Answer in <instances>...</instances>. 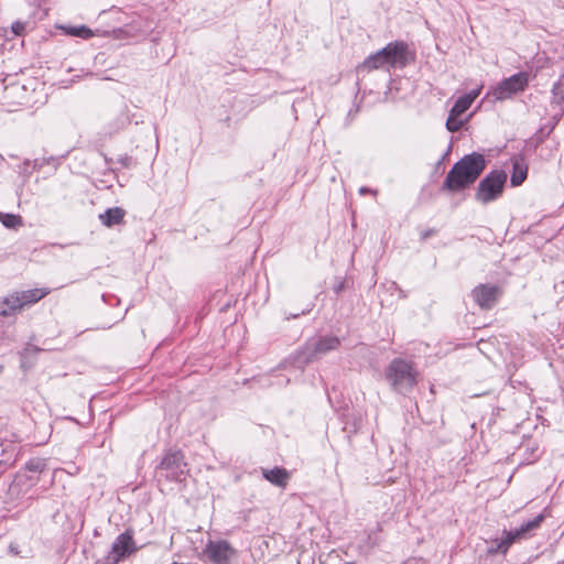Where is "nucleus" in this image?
<instances>
[{"mask_svg":"<svg viewBox=\"0 0 564 564\" xmlns=\"http://www.w3.org/2000/svg\"><path fill=\"white\" fill-rule=\"evenodd\" d=\"M339 338L336 336H324L317 339H312L305 344L304 354L306 361H313L328 351L335 350L339 347Z\"/></svg>","mask_w":564,"mask_h":564,"instance_id":"423d86ee","label":"nucleus"},{"mask_svg":"<svg viewBox=\"0 0 564 564\" xmlns=\"http://www.w3.org/2000/svg\"><path fill=\"white\" fill-rule=\"evenodd\" d=\"M506 181V172H490L485 178L480 181L476 192V199L482 204H488L497 199L503 192Z\"/></svg>","mask_w":564,"mask_h":564,"instance_id":"7ed1b4c3","label":"nucleus"},{"mask_svg":"<svg viewBox=\"0 0 564 564\" xmlns=\"http://www.w3.org/2000/svg\"><path fill=\"white\" fill-rule=\"evenodd\" d=\"M543 520V514L536 516L533 520L528 521L527 523L522 524L519 529H516L513 531L506 532V536L500 542H497L496 546H491L488 549L489 554H494L496 552L506 553L510 545L518 539L524 536L528 532L531 530L536 529Z\"/></svg>","mask_w":564,"mask_h":564,"instance_id":"39448f33","label":"nucleus"},{"mask_svg":"<svg viewBox=\"0 0 564 564\" xmlns=\"http://www.w3.org/2000/svg\"><path fill=\"white\" fill-rule=\"evenodd\" d=\"M384 65H387V59L382 51H379L376 54L369 56L364 63V67L369 70L381 68Z\"/></svg>","mask_w":564,"mask_h":564,"instance_id":"a211bd4d","label":"nucleus"},{"mask_svg":"<svg viewBox=\"0 0 564 564\" xmlns=\"http://www.w3.org/2000/svg\"><path fill=\"white\" fill-rule=\"evenodd\" d=\"M499 295L500 291L495 285L480 284L473 290V297L482 310L491 308L496 304Z\"/></svg>","mask_w":564,"mask_h":564,"instance_id":"1a4fd4ad","label":"nucleus"},{"mask_svg":"<svg viewBox=\"0 0 564 564\" xmlns=\"http://www.w3.org/2000/svg\"><path fill=\"white\" fill-rule=\"evenodd\" d=\"M24 29H25V25H24V23H22V22H19V21H18V22H14V23L12 24V32H13L15 35H21V34L23 33Z\"/></svg>","mask_w":564,"mask_h":564,"instance_id":"b1692460","label":"nucleus"},{"mask_svg":"<svg viewBox=\"0 0 564 564\" xmlns=\"http://www.w3.org/2000/svg\"><path fill=\"white\" fill-rule=\"evenodd\" d=\"M21 308V302L18 295V292H14L7 297H4L2 301H0V315L1 316H10L18 312H20Z\"/></svg>","mask_w":564,"mask_h":564,"instance_id":"ddd939ff","label":"nucleus"},{"mask_svg":"<svg viewBox=\"0 0 564 564\" xmlns=\"http://www.w3.org/2000/svg\"><path fill=\"white\" fill-rule=\"evenodd\" d=\"M553 95L558 102H564V78H561L554 85Z\"/></svg>","mask_w":564,"mask_h":564,"instance_id":"5701e85b","label":"nucleus"},{"mask_svg":"<svg viewBox=\"0 0 564 564\" xmlns=\"http://www.w3.org/2000/svg\"><path fill=\"white\" fill-rule=\"evenodd\" d=\"M459 116L449 112L446 120V128L451 132H456L463 127V121L458 119Z\"/></svg>","mask_w":564,"mask_h":564,"instance_id":"4be33fe9","label":"nucleus"},{"mask_svg":"<svg viewBox=\"0 0 564 564\" xmlns=\"http://www.w3.org/2000/svg\"><path fill=\"white\" fill-rule=\"evenodd\" d=\"M529 85L528 73L521 72L501 80L490 93L495 100L502 101L523 91Z\"/></svg>","mask_w":564,"mask_h":564,"instance_id":"20e7f679","label":"nucleus"},{"mask_svg":"<svg viewBox=\"0 0 564 564\" xmlns=\"http://www.w3.org/2000/svg\"><path fill=\"white\" fill-rule=\"evenodd\" d=\"M205 553L214 564H229L236 552L227 541H210Z\"/></svg>","mask_w":564,"mask_h":564,"instance_id":"6e6552de","label":"nucleus"},{"mask_svg":"<svg viewBox=\"0 0 564 564\" xmlns=\"http://www.w3.org/2000/svg\"><path fill=\"white\" fill-rule=\"evenodd\" d=\"M46 467L47 459L41 457L30 458L24 465V469L32 473H43Z\"/></svg>","mask_w":564,"mask_h":564,"instance_id":"6ab92c4d","label":"nucleus"},{"mask_svg":"<svg viewBox=\"0 0 564 564\" xmlns=\"http://www.w3.org/2000/svg\"><path fill=\"white\" fill-rule=\"evenodd\" d=\"M262 475L268 481L280 487H285L289 480V473L285 469L279 467L273 469H263Z\"/></svg>","mask_w":564,"mask_h":564,"instance_id":"dca6fc26","label":"nucleus"},{"mask_svg":"<svg viewBox=\"0 0 564 564\" xmlns=\"http://www.w3.org/2000/svg\"><path fill=\"white\" fill-rule=\"evenodd\" d=\"M360 192H361V193H366V192H367V189L362 187V188H360Z\"/></svg>","mask_w":564,"mask_h":564,"instance_id":"393cba45","label":"nucleus"},{"mask_svg":"<svg viewBox=\"0 0 564 564\" xmlns=\"http://www.w3.org/2000/svg\"><path fill=\"white\" fill-rule=\"evenodd\" d=\"M50 289L46 288L18 292L21 302V308L37 303L40 300L50 294Z\"/></svg>","mask_w":564,"mask_h":564,"instance_id":"f8f14e48","label":"nucleus"},{"mask_svg":"<svg viewBox=\"0 0 564 564\" xmlns=\"http://www.w3.org/2000/svg\"><path fill=\"white\" fill-rule=\"evenodd\" d=\"M134 551L135 546L132 534L129 532H123L112 543L111 550L106 556V563L117 564Z\"/></svg>","mask_w":564,"mask_h":564,"instance_id":"0eeeda50","label":"nucleus"},{"mask_svg":"<svg viewBox=\"0 0 564 564\" xmlns=\"http://www.w3.org/2000/svg\"><path fill=\"white\" fill-rule=\"evenodd\" d=\"M161 469L167 471V476L177 478L185 470L183 455L180 452L166 454L160 465Z\"/></svg>","mask_w":564,"mask_h":564,"instance_id":"9d476101","label":"nucleus"},{"mask_svg":"<svg viewBox=\"0 0 564 564\" xmlns=\"http://www.w3.org/2000/svg\"><path fill=\"white\" fill-rule=\"evenodd\" d=\"M0 220L8 228L21 225V217L13 214H0Z\"/></svg>","mask_w":564,"mask_h":564,"instance_id":"412c9836","label":"nucleus"},{"mask_svg":"<svg viewBox=\"0 0 564 564\" xmlns=\"http://www.w3.org/2000/svg\"><path fill=\"white\" fill-rule=\"evenodd\" d=\"M66 34L72 36H78L83 39H89L93 36V31L85 25L64 28Z\"/></svg>","mask_w":564,"mask_h":564,"instance_id":"aec40b11","label":"nucleus"},{"mask_svg":"<svg viewBox=\"0 0 564 564\" xmlns=\"http://www.w3.org/2000/svg\"><path fill=\"white\" fill-rule=\"evenodd\" d=\"M124 210L120 207H113L107 209L104 214L99 216L102 225L106 227H111L113 225H118L122 221L124 217Z\"/></svg>","mask_w":564,"mask_h":564,"instance_id":"f3484780","label":"nucleus"},{"mask_svg":"<svg viewBox=\"0 0 564 564\" xmlns=\"http://www.w3.org/2000/svg\"><path fill=\"white\" fill-rule=\"evenodd\" d=\"M382 53L387 59V65L395 66L405 64L406 46L401 42L390 43L383 47Z\"/></svg>","mask_w":564,"mask_h":564,"instance_id":"9b49d317","label":"nucleus"},{"mask_svg":"<svg viewBox=\"0 0 564 564\" xmlns=\"http://www.w3.org/2000/svg\"><path fill=\"white\" fill-rule=\"evenodd\" d=\"M512 174H511V185L519 186L527 178L528 166L522 159L513 158L512 159Z\"/></svg>","mask_w":564,"mask_h":564,"instance_id":"4468645a","label":"nucleus"},{"mask_svg":"<svg viewBox=\"0 0 564 564\" xmlns=\"http://www.w3.org/2000/svg\"><path fill=\"white\" fill-rule=\"evenodd\" d=\"M386 376L393 389L403 392L415 386L417 372L411 361L397 358L390 362Z\"/></svg>","mask_w":564,"mask_h":564,"instance_id":"f03ea898","label":"nucleus"},{"mask_svg":"<svg viewBox=\"0 0 564 564\" xmlns=\"http://www.w3.org/2000/svg\"><path fill=\"white\" fill-rule=\"evenodd\" d=\"M486 167L485 158L479 153L465 155L456 162L446 175L443 188L457 192L471 185Z\"/></svg>","mask_w":564,"mask_h":564,"instance_id":"f257e3e1","label":"nucleus"},{"mask_svg":"<svg viewBox=\"0 0 564 564\" xmlns=\"http://www.w3.org/2000/svg\"><path fill=\"white\" fill-rule=\"evenodd\" d=\"M479 93L480 88L459 97L449 112L457 116L463 115L471 106L474 100L478 97Z\"/></svg>","mask_w":564,"mask_h":564,"instance_id":"2eb2a0df","label":"nucleus"}]
</instances>
